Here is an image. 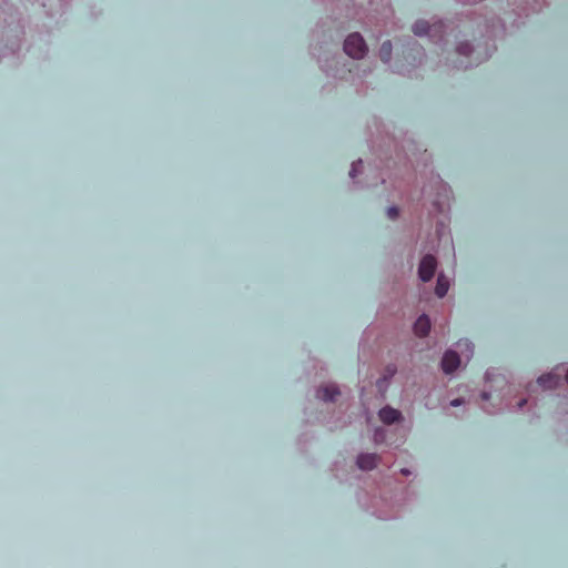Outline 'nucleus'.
<instances>
[{
	"label": "nucleus",
	"instance_id": "9b49d317",
	"mask_svg": "<svg viewBox=\"0 0 568 568\" xmlns=\"http://www.w3.org/2000/svg\"><path fill=\"white\" fill-rule=\"evenodd\" d=\"M392 51H393L392 42L388 40L383 42V44L381 45V49H379L381 60L383 62H388L392 57Z\"/></svg>",
	"mask_w": 568,
	"mask_h": 568
},
{
	"label": "nucleus",
	"instance_id": "39448f33",
	"mask_svg": "<svg viewBox=\"0 0 568 568\" xmlns=\"http://www.w3.org/2000/svg\"><path fill=\"white\" fill-rule=\"evenodd\" d=\"M378 456L376 454H361L357 457V466L363 470H371L377 466Z\"/></svg>",
	"mask_w": 568,
	"mask_h": 568
},
{
	"label": "nucleus",
	"instance_id": "f03ea898",
	"mask_svg": "<svg viewBox=\"0 0 568 568\" xmlns=\"http://www.w3.org/2000/svg\"><path fill=\"white\" fill-rule=\"evenodd\" d=\"M436 267H437L436 258L430 254L425 255L422 258L419 267H418L419 278L423 282L430 281L435 274Z\"/></svg>",
	"mask_w": 568,
	"mask_h": 568
},
{
	"label": "nucleus",
	"instance_id": "7ed1b4c3",
	"mask_svg": "<svg viewBox=\"0 0 568 568\" xmlns=\"http://www.w3.org/2000/svg\"><path fill=\"white\" fill-rule=\"evenodd\" d=\"M444 29V24L442 22L429 24L427 21L418 20L413 26V31L416 36L428 34L432 38H435L437 33H442Z\"/></svg>",
	"mask_w": 568,
	"mask_h": 568
},
{
	"label": "nucleus",
	"instance_id": "f3484780",
	"mask_svg": "<svg viewBox=\"0 0 568 568\" xmlns=\"http://www.w3.org/2000/svg\"><path fill=\"white\" fill-rule=\"evenodd\" d=\"M386 372H387V376L384 377V381H386L388 377H392L396 373V367L387 366Z\"/></svg>",
	"mask_w": 568,
	"mask_h": 568
},
{
	"label": "nucleus",
	"instance_id": "423d86ee",
	"mask_svg": "<svg viewBox=\"0 0 568 568\" xmlns=\"http://www.w3.org/2000/svg\"><path fill=\"white\" fill-rule=\"evenodd\" d=\"M430 331V320L427 315H420L414 324V332L417 336L424 337Z\"/></svg>",
	"mask_w": 568,
	"mask_h": 568
},
{
	"label": "nucleus",
	"instance_id": "a211bd4d",
	"mask_svg": "<svg viewBox=\"0 0 568 568\" xmlns=\"http://www.w3.org/2000/svg\"><path fill=\"white\" fill-rule=\"evenodd\" d=\"M462 403H463L462 399H454V400L450 402V405L452 406H459V405H462Z\"/></svg>",
	"mask_w": 568,
	"mask_h": 568
},
{
	"label": "nucleus",
	"instance_id": "aec40b11",
	"mask_svg": "<svg viewBox=\"0 0 568 568\" xmlns=\"http://www.w3.org/2000/svg\"><path fill=\"white\" fill-rule=\"evenodd\" d=\"M483 398L484 399H488L489 398L488 394L487 393H483Z\"/></svg>",
	"mask_w": 568,
	"mask_h": 568
},
{
	"label": "nucleus",
	"instance_id": "2eb2a0df",
	"mask_svg": "<svg viewBox=\"0 0 568 568\" xmlns=\"http://www.w3.org/2000/svg\"><path fill=\"white\" fill-rule=\"evenodd\" d=\"M387 216L390 220H394L398 216V209L396 206H390L387 209Z\"/></svg>",
	"mask_w": 568,
	"mask_h": 568
},
{
	"label": "nucleus",
	"instance_id": "0eeeda50",
	"mask_svg": "<svg viewBox=\"0 0 568 568\" xmlns=\"http://www.w3.org/2000/svg\"><path fill=\"white\" fill-rule=\"evenodd\" d=\"M339 395V390L335 385H325L317 390V397L324 402H333L336 396Z\"/></svg>",
	"mask_w": 568,
	"mask_h": 568
},
{
	"label": "nucleus",
	"instance_id": "f8f14e48",
	"mask_svg": "<svg viewBox=\"0 0 568 568\" xmlns=\"http://www.w3.org/2000/svg\"><path fill=\"white\" fill-rule=\"evenodd\" d=\"M457 51L459 54L468 57L473 50L468 43H462L458 45Z\"/></svg>",
	"mask_w": 568,
	"mask_h": 568
},
{
	"label": "nucleus",
	"instance_id": "412c9836",
	"mask_svg": "<svg viewBox=\"0 0 568 568\" xmlns=\"http://www.w3.org/2000/svg\"><path fill=\"white\" fill-rule=\"evenodd\" d=\"M402 474H404V475H408V474H409V471H408L407 469H402Z\"/></svg>",
	"mask_w": 568,
	"mask_h": 568
},
{
	"label": "nucleus",
	"instance_id": "ddd939ff",
	"mask_svg": "<svg viewBox=\"0 0 568 568\" xmlns=\"http://www.w3.org/2000/svg\"><path fill=\"white\" fill-rule=\"evenodd\" d=\"M385 438V432L383 428H377L374 434V442L376 444L383 443Z\"/></svg>",
	"mask_w": 568,
	"mask_h": 568
},
{
	"label": "nucleus",
	"instance_id": "9d476101",
	"mask_svg": "<svg viewBox=\"0 0 568 568\" xmlns=\"http://www.w3.org/2000/svg\"><path fill=\"white\" fill-rule=\"evenodd\" d=\"M448 288H449V282H448L447 277L444 276L443 274H439L438 278H437V284L435 287L436 295L440 298L444 297L447 294Z\"/></svg>",
	"mask_w": 568,
	"mask_h": 568
},
{
	"label": "nucleus",
	"instance_id": "1a4fd4ad",
	"mask_svg": "<svg viewBox=\"0 0 568 568\" xmlns=\"http://www.w3.org/2000/svg\"><path fill=\"white\" fill-rule=\"evenodd\" d=\"M537 382L542 388L550 389L555 388L559 384V377L554 374H546L541 375Z\"/></svg>",
	"mask_w": 568,
	"mask_h": 568
},
{
	"label": "nucleus",
	"instance_id": "20e7f679",
	"mask_svg": "<svg viewBox=\"0 0 568 568\" xmlns=\"http://www.w3.org/2000/svg\"><path fill=\"white\" fill-rule=\"evenodd\" d=\"M460 364L458 354L454 351H447L442 359V368L446 374L455 372Z\"/></svg>",
	"mask_w": 568,
	"mask_h": 568
},
{
	"label": "nucleus",
	"instance_id": "6e6552de",
	"mask_svg": "<svg viewBox=\"0 0 568 568\" xmlns=\"http://www.w3.org/2000/svg\"><path fill=\"white\" fill-rule=\"evenodd\" d=\"M378 415L381 420L388 425L397 422L400 418V412L389 406L382 408Z\"/></svg>",
	"mask_w": 568,
	"mask_h": 568
},
{
	"label": "nucleus",
	"instance_id": "f257e3e1",
	"mask_svg": "<svg viewBox=\"0 0 568 568\" xmlns=\"http://www.w3.org/2000/svg\"><path fill=\"white\" fill-rule=\"evenodd\" d=\"M344 51L354 59H361L367 51V45L363 37L355 32L349 34L344 42Z\"/></svg>",
	"mask_w": 568,
	"mask_h": 568
},
{
	"label": "nucleus",
	"instance_id": "4468645a",
	"mask_svg": "<svg viewBox=\"0 0 568 568\" xmlns=\"http://www.w3.org/2000/svg\"><path fill=\"white\" fill-rule=\"evenodd\" d=\"M457 346L462 351L465 348V349H470L473 352V348H474L473 344L468 339L458 341Z\"/></svg>",
	"mask_w": 568,
	"mask_h": 568
},
{
	"label": "nucleus",
	"instance_id": "6ab92c4d",
	"mask_svg": "<svg viewBox=\"0 0 568 568\" xmlns=\"http://www.w3.org/2000/svg\"><path fill=\"white\" fill-rule=\"evenodd\" d=\"M526 403H527V400H526V399H521V400L518 403V405H519V407H523Z\"/></svg>",
	"mask_w": 568,
	"mask_h": 568
},
{
	"label": "nucleus",
	"instance_id": "dca6fc26",
	"mask_svg": "<svg viewBox=\"0 0 568 568\" xmlns=\"http://www.w3.org/2000/svg\"><path fill=\"white\" fill-rule=\"evenodd\" d=\"M361 164H362V161H361V160H359L357 163H353V164H352V169H351V171H349V175H351L352 178L356 176V174H357V166H358V165H361Z\"/></svg>",
	"mask_w": 568,
	"mask_h": 568
},
{
	"label": "nucleus",
	"instance_id": "4be33fe9",
	"mask_svg": "<svg viewBox=\"0 0 568 568\" xmlns=\"http://www.w3.org/2000/svg\"><path fill=\"white\" fill-rule=\"evenodd\" d=\"M566 381H567V383H568V369H567V374H566Z\"/></svg>",
	"mask_w": 568,
	"mask_h": 568
}]
</instances>
